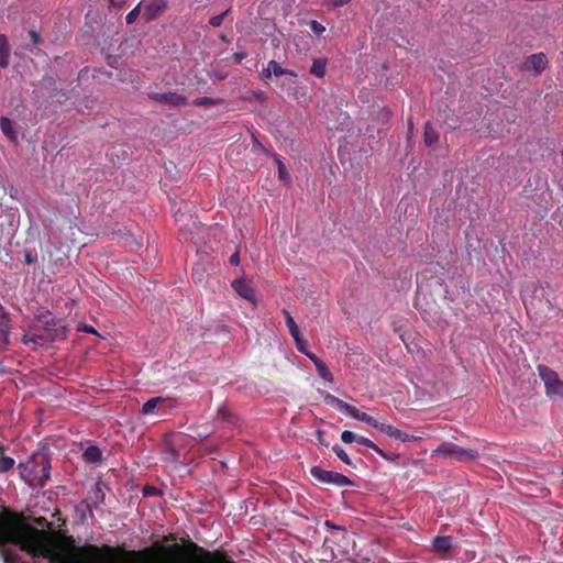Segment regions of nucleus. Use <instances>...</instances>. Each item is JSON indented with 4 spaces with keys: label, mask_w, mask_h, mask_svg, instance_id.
I'll use <instances>...</instances> for the list:
<instances>
[{
    "label": "nucleus",
    "mask_w": 563,
    "mask_h": 563,
    "mask_svg": "<svg viewBox=\"0 0 563 563\" xmlns=\"http://www.w3.org/2000/svg\"><path fill=\"white\" fill-rule=\"evenodd\" d=\"M0 538L3 541L18 545L22 551L34 558L48 559L49 563H117L122 551L110 545L98 547L85 544L77 547L73 536H67L58 543L48 542L46 531L38 530L30 525H0ZM145 548L139 551H129L128 555L135 563H234L221 551H208L196 543L190 547L197 553L196 560H187L181 554L184 550L178 544Z\"/></svg>",
    "instance_id": "nucleus-1"
},
{
    "label": "nucleus",
    "mask_w": 563,
    "mask_h": 563,
    "mask_svg": "<svg viewBox=\"0 0 563 563\" xmlns=\"http://www.w3.org/2000/svg\"><path fill=\"white\" fill-rule=\"evenodd\" d=\"M19 476L30 488L37 489L51 479V456L47 451L37 450L18 464Z\"/></svg>",
    "instance_id": "nucleus-2"
},
{
    "label": "nucleus",
    "mask_w": 563,
    "mask_h": 563,
    "mask_svg": "<svg viewBox=\"0 0 563 563\" xmlns=\"http://www.w3.org/2000/svg\"><path fill=\"white\" fill-rule=\"evenodd\" d=\"M432 456H443L459 462H468L478 457V451L464 449L452 442H444L432 451Z\"/></svg>",
    "instance_id": "nucleus-3"
},
{
    "label": "nucleus",
    "mask_w": 563,
    "mask_h": 563,
    "mask_svg": "<svg viewBox=\"0 0 563 563\" xmlns=\"http://www.w3.org/2000/svg\"><path fill=\"white\" fill-rule=\"evenodd\" d=\"M537 371L544 384L545 394L548 396L559 395L563 397V380L560 379L558 373L542 364L537 366Z\"/></svg>",
    "instance_id": "nucleus-4"
},
{
    "label": "nucleus",
    "mask_w": 563,
    "mask_h": 563,
    "mask_svg": "<svg viewBox=\"0 0 563 563\" xmlns=\"http://www.w3.org/2000/svg\"><path fill=\"white\" fill-rule=\"evenodd\" d=\"M310 474L314 479L323 484L334 485L338 487L354 485L353 481L347 476L338 472L323 470L320 466L311 467Z\"/></svg>",
    "instance_id": "nucleus-5"
},
{
    "label": "nucleus",
    "mask_w": 563,
    "mask_h": 563,
    "mask_svg": "<svg viewBox=\"0 0 563 563\" xmlns=\"http://www.w3.org/2000/svg\"><path fill=\"white\" fill-rule=\"evenodd\" d=\"M104 493L99 484L95 485L89 490L87 497L82 501V505L88 510L90 517H93V510L104 503Z\"/></svg>",
    "instance_id": "nucleus-6"
},
{
    "label": "nucleus",
    "mask_w": 563,
    "mask_h": 563,
    "mask_svg": "<svg viewBox=\"0 0 563 563\" xmlns=\"http://www.w3.org/2000/svg\"><path fill=\"white\" fill-rule=\"evenodd\" d=\"M148 98L162 103L172 104L175 107L178 106H186L187 104V98L183 95H178L176 92H150Z\"/></svg>",
    "instance_id": "nucleus-7"
},
{
    "label": "nucleus",
    "mask_w": 563,
    "mask_h": 563,
    "mask_svg": "<svg viewBox=\"0 0 563 563\" xmlns=\"http://www.w3.org/2000/svg\"><path fill=\"white\" fill-rule=\"evenodd\" d=\"M548 58L544 53L531 54L527 57L523 63V68L527 70H533L536 74H541L548 67Z\"/></svg>",
    "instance_id": "nucleus-8"
},
{
    "label": "nucleus",
    "mask_w": 563,
    "mask_h": 563,
    "mask_svg": "<svg viewBox=\"0 0 563 563\" xmlns=\"http://www.w3.org/2000/svg\"><path fill=\"white\" fill-rule=\"evenodd\" d=\"M167 8V0H153L145 5L144 20L146 22L156 20Z\"/></svg>",
    "instance_id": "nucleus-9"
},
{
    "label": "nucleus",
    "mask_w": 563,
    "mask_h": 563,
    "mask_svg": "<svg viewBox=\"0 0 563 563\" xmlns=\"http://www.w3.org/2000/svg\"><path fill=\"white\" fill-rule=\"evenodd\" d=\"M232 288L244 299L254 302L255 291L251 284L245 279H235L232 282Z\"/></svg>",
    "instance_id": "nucleus-10"
},
{
    "label": "nucleus",
    "mask_w": 563,
    "mask_h": 563,
    "mask_svg": "<svg viewBox=\"0 0 563 563\" xmlns=\"http://www.w3.org/2000/svg\"><path fill=\"white\" fill-rule=\"evenodd\" d=\"M10 319L8 314L0 309V350L9 344Z\"/></svg>",
    "instance_id": "nucleus-11"
},
{
    "label": "nucleus",
    "mask_w": 563,
    "mask_h": 563,
    "mask_svg": "<svg viewBox=\"0 0 563 563\" xmlns=\"http://www.w3.org/2000/svg\"><path fill=\"white\" fill-rule=\"evenodd\" d=\"M10 46L7 35L0 34V68L9 66Z\"/></svg>",
    "instance_id": "nucleus-12"
},
{
    "label": "nucleus",
    "mask_w": 563,
    "mask_h": 563,
    "mask_svg": "<svg viewBox=\"0 0 563 563\" xmlns=\"http://www.w3.org/2000/svg\"><path fill=\"white\" fill-rule=\"evenodd\" d=\"M433 549L440 553H446L452 548V538L449 536L437 537L433 539Z\"/></svg>",
    "instance_id": "nucleus-13"
},
{
    "label": "nucleus",
    "mask_w": 563,
    "mask_h": 563,
    "mask_svg": "<svg viewBox=\"0 0 563 563\" xmlns=\"http://www.w3.org/2000/svg\"><path fill=\"white\" fill-rule=\"evenodd\" d=\"M334 401L336 402V408L340 410V411H343L345 412L346 415H349L351 418L353 419H358L362 411H360L356 407L339 399V398H334Z\"/></svg>",
    "instance_id": "nucleus-14"
},
{
    "label": "nucleus",
    "mask_w": 563,
    "mask_h": 563,
    "mask_svg": "<svg viewBox=\"0 0 563 563\" xmlns=\"http://www.w3.org/2000/svg\"><path fill=\"white\" fill-rule=\"evenodd\" d=\"M217 418L222 422H225L230 426H236L239 423V418L230 411L227 407H220L217 411Z\"/></svg>",
    "instance_id": "nucleus-15"
},
{
    "label": "nucleus",
    "mask_w": 563,
    "mask_h": 563,
    "mask_svg": "<svg viewBox=\"0 0 563 563\" xmlns=\"http://www.w3.org/2000/svg\"><path fill=\"white\" fill-rule=\"evenodd\" d=\"M84 460L88 463H99L102 460V452L101 450L96 445H89L84 451Z\"/></svg>",
    "instance_id": "nucleus-16"
},
{
    "label": "nucleus",
    "mask_w": 563,
    "mask_h": 563,
    "mask_svg": "<svg viewBox=\"0 0 563 563\" xmlns=\"http://www.w3.org/2000/svg\"><path fill=\"white\" fill-rule=\"evenodd\" d=\"M0 129L9 140L16 141V134L13 129V123L10 119L2 117L0 119Z\"/></svg>",
    "instance_id": "nucleus-17"
},
{
    "label": "nucleus",
    "mask_w": 563,
    "mask_h": 563,
    "mask_svg": "<svg viewBox=\"0 0 563 563\" xmlns=\"http://www.w3.org/2000/svg\"><path fill=\"white\" fill-rule=\"evenodd\" d=\"M327 60L323 58L313 59L310 67V74L318 78H323L325 75Z\"/></svg>",
    "instance_id": "nucleus-18"
},
{
    "label": "nucleus",
    "mask_w": 563,
    "mask_h": 563,
    "mask_svg": "<svg viewBox=\"0 0 563 563\" xmlns=\"http://www.w3.org/2000/svg\"><path fill=\"white\" fill-rule=\"evenodd\" d=\"M269 70H272L273 75L276 77L283 76V75H289L291 77H297V74L287 68H283L276 60H269Z\"/></svg>",
    "instance_id": "nucleus-19"
},
{
    "label": "nucleus",
    "mask_w": 563,
    "mask_h": 563,
    "mask_svg": "<svg viewBox=\"0 0 563 563\" xmlns=\"http://www.w3.org/2000/svg\"><path fill=\"white\" fill-rule=\"evenodd\" d=\"M164 402V398L163 397H153L151 399H148L147 401H145L143 404V407H142V413L143 415H151V413H154L155 411V408L163 404Z\"/></svg>",
    "instance_id": "nucleus-20"
},
{
    "label": "nucleus",
    "mask_w": 563,
    "mask_h": 563,
    "mask_svg": "<svg viewBox=\"0 0 563 563\" xmlns=\"http://www.w3.org/2000/svg\"><path fill=\"white\" fill-rule=\"evenodd\" d=\"M283 314L285 317V323H286V327L288 328L290 335L292 338H296V335L300 334V331H299V328H298L296 321L294 320L291 314L286 309L283 310Z\"/></svg>",
    "instance_id": "nucleus-21"
},
{
    "label": "nucleus",
    "mask_w": 563,
    "mask_h": 563,
    "mask_svg": "<svg viewBox=\"0 0 563 563\" xmlns=\"http://www.w3.org/2000/svg\"><path fill=\"white\" fill-rule=\"evenodd\" d=\"M439 140V135L437 131L431 126L430 123H427L424 126V143L427 146L434 145Z\"/></svg>",
    "instance_id": "nucleus-22"
},
{
    "label": "nucleus",
    "mask_w": 563,
    "mask_h": 563,
    "mask_svg": "<svg viewBox=\"0 0 563 563\" xmlns=\"http://www.w3.org/2000/svg\"><path fill=\"white\" fill-rule=\"evenodd\" d=\"M15 461L13 457L0 453V474L9 473L13 470Z\"/></svg>",
    "instance_id": "nucleus-23"
},
{
    "label": "nucleus",
    "mask_w": 563,
    "mask_h": 563,
    "mask_svg": "<svg viewBox=\"0 0 563 563\" xmlns=\"http://www.w3.org/2000/svg\"><path fill=\"white\" fill-rule=\"evenodd\" d=\"M377 430L390 438H394V439H396L397 437H400V430L391 424L379 422Z\"/></svg>",
    "instance_id": "nucleus-24"
},
{
    "label": "nucleus",
    "mask_w": 563,
    "mask_h": 563,
    "mask_svg": "<svg viewBox=\"0 0 563 563\" xmlns=\"http://www.w3.org/2000/svg\"><path fill=\"white\" fill-rule=\"evenodd\" d=\"M356 443L361 444V445H365V446L374 450L380 456L386 457L385 452L383 450H380L372 440H369V439H367L365 437L357 435Z\"/></svg>",
    "instance_id": "nucleus-25"
},
{
    "label": "nucleus",
    "mask_w": 563,
    "mask_h": 563,
    "mask_svg": "<svg viewBox=\"0 0 563 563\" xmlns=\"http://www.w3.org/2000/svg\"><path fill=\"white\" fill-rule=\"evenodd\" d=\"M316 369L322 379L329 383L333 382V375L330 372L329 367L324 364V362H322L321 364L317 363Z\"/></svg>",
    "instance_id": "nucleus-26"
},
{
    "label": "nucleus",
    "mask_w": 563,
    "mask_h": 563,
    "mask_svg": "<svg viewBox=\"0 0 563 563\" xmlns=\"http://www.w3.org/2000/svg\"><path fill=\"white\" fill-rule=\"evenodd\" d=\"M220 102V99H213L210 97H199L194 100V104L197 107H211Z\"/></svg>",
    "instance_id": "nucleus-27"
},
{
    "label": "nucleus",
    "mask_w": 563,
    "mask_h": 563,
    "mask_svg": "<svg viewBox=\"0 0 563 563\" xmlns=\"http://www.w3.org/2000/svg\"><path fill=\"white\" fill-rule=\"evenodd\" d=\"M292 339H294V341H295V344H296L297 350H298L300 353H302V354H305V355H306V354L309 352V350H308V342H307V340H305V339L302 338L301 333H300V334H298V335H296V338H292Z\"/></svg>",
    "instance_id": "nucleus-28"
},
{
    "label": "nucleus",
    "mask_w": 563,
    "mask_h": 563,
    "mask_svg": "<svg viewBox=\"0 0 563 563\" xmlns=\"http://www.w3.org/2000/svg\"><path fill=\"white\" fill-rule=\"evenodd\" d=\"M332 451L335 453V455L345 464L351 465L352 462L347 455V453L338 444L332 446Z\"/></svg>",
    "instance_id": "nucleus-29"
},
{
    "label": "nucleus",
    "mask_w": 563,
    "mask_h": 563,
    "mask_svg": "<svg viewBox=\"0 0 563 563\" xmlns=\"http://www.w3.org/2000/svg\"><path fill=\"white\" fill-rule=\"evenodd\" d=\"M141 12V3H139L134 9H132L125 16V21L128 24H132L136 21L137 16Z\"/></svg>",
    "instance_id": "nucleus-30"
},
{
    "label": "nucleus",
    "mask_w": 563,
    "mask_h": 563,
    "mask_svg": "<svg viewBox=\"0 0 563 563\" xmlns=\"http://www.w3.org/2000/svg\"><path fill=\"white\" fill-rule=\"evenodd\" d=\"M357 420H360L362 422H365V423L372 426L375 429H377L378 423H379L376 419H374L372 416H369L366 412H361V415H360Z\"/></svg>",
    "instance_id": "nucleus-31"
},
{
    "label": "nucleus",
    "mask_w": 563,
    "mask_h": 563,
    "mask_svg": "<svg viewBox=\"0 0 563 563\" xmlns=\"http://www.w3.org/2000/svg\"><path fill=\"white\" fill-rule=\"evenodd\" d=\"M341 440H342V442H344L346 444L352 443V442H356L357 434H355L352 431L345 430V431H343L341 433Z\"/></svg>",
    "instance_id": "nucleus-32"
},
{
    "label": "nucleus",
    "mask_w": 563,
    "mask_h": 563,
    "mask_svg": "<svg viewBox=\"0 0 563 563\" xmlns=\"http://www.w3.org/2000/svg\"><path fill=\"white\" fill-rule=\"evenodd\" d=\"M277 165H278V174L280 180H287L289 179V175L287 173L286 166L283 164V162L279 158H275Z\"/></svg>",
    "instance_id": "nucleus-33"
},
{
    "label": "nucleus",
    "mask_w": 563,
    "mask_h": 563,
    "mask_svg": "<svg viewBox=\"0 0 563 563\" xmlns=\"http://www.w3.org/2000/svg\"><path fill=\"white\" fill-rule=\"evenodd\" d=\"M24 262L27 265L34 264L37 261V254L34 251L24 250Z\"/></svg>",
    "instance_id": "nucleus-34"
},
{
    "label": "nucleus",
    "mask_w": 563,
    "mask_h": 563,
    "mask_svg": "<svg viewBox=\"0 0 563 563\" xmlns=\"http://www.w3.org/2000/svg\"><path fill=\"white\" fill-rule=\"evenodd\" d=\"M229 12V10H225L224 12H222L221 14L219 15H214L212 16L210 20H209V24L213 27H218L222 24L223 22V19L224 16L227 15V13Z\"/></svg>",
    "instance_id": "nucleus-35"
},
{
    "label": "nucleus",
    "mask_w": 563,
    "mask_h": 563,
    "mask_svg": "<svg viewBox=\"0 0 563 563\" xmlns=\"http://www.w3.org/2000/svg\"><path fill=\"white\" fill-rule=\"evenodd\" d=\"M309 25L311 31L318 35H321L325 31V27L316 20L310 21Z\"/></svg>",
    "instance_id": "nucleus-36"
},
{
    "label": "nucleus",
    "mask_w": 563,
    "mask_h": 563,
    "mask_svg": "<svg viewBox=\"0 0 563 563\" xmlns=\"http://www.w3.org/2000/svg\"><path fill=\"white\" fill-rule=\"evenodd\" d=\"M192 278L196 283H202L205 279V273L200 267L192 268Z\"/></svg>",
    "instance_id": "nucleus-37"
},
{
    "label": "nucleus",
    "mask_w": 563,
    "mask_h": 563,
    "mask_svg": "<svg viewBox=\"0 0 563 563\" xmlns=\"http://www.w3.org/2000/svg\"><path fill=\"white\" fill-rule=\"evenodd\" d=\"M325 4L331 8H339L347 4L351 0H324Z\"/></svg>",
    "instance_id": "nucleus-38"
},
{
    "label": "nucleus",
    "mask_w": 563,
    "mask_h": 563,
    "mask_svg": "<svg viewBox=\"0 0 563 563\" xmlns=\"http://www.w3.org/2000/svg\"><path fill=\"white\" fill-rule=\"evenodd\" d=\"M29 35H30L31 41H32V43H33L34 45H38V44H41L42 38H41V35H40L36 31H34V30H30V31H29Z\"/></svg>",
    "instance_id": "nucleus-39"
},
{
    "label": "nucleus",
    "mask_w": 563,
    "mask_h": 563,
    "mask_svg": "<svg viewBox=\"0 0 563 563\" xmlns=\"http://www.w3.org/2000/svg\"><path fill=\"white\" fill-rule=\"evenodd\" d=\"M418 438L417 437H413V435H409L402 431H400V437H397L396 440H399L401 442H407V441H416Z\"/></svg>",
    "instance_id": "nucleus-40"
},
{
    "label": "nucleus",
    "mask_w": 563,
    "mask_h": 563,
    "mask_svg": "<svg viewBox=\"0 0 563 563\" xmlns=\"http://www.w3.org/2000/svg\"><path fill=\"white\" fill-rule=\"evenodd\" d=\"M273 76V73L272 70H269V63L267 64V67L264 68L262 71H261V78L263 80H267L269 79L271 77Z\"/></svg>",
    "instance_id": "nucleus-41"
},
{
    "label": "nucleus",
    "mask_w": 563,
    "mask_h": 563,
    "mask_svg": "<svg viewBox=\"0 0 563 563\" xmlns=\"http://www.w3.org/2000/svg\"><path fill=\"white\" fill-rule=\"evenodd\" d=\"M306 356H307L310 361H312V362H313L314 366H317V363H318V364H319V363L321 364V363L323 362V361H322V360H320L316 354H313V353H311V352H308V353L306 354Z\"/></svg>",
    "instance_id": "nucleus-42"
},
{
    "label": "nucleus",
    "mask_w": 563,
    "mask_h": 563,
    "mask_svg": "<svg viewBox=\"0 0 563 563\" xmlns=\"http://www.w3.org/2000/svg\"><path fill=\"white\" fill-rule=\"evenodd\" d=\"M230 263L232 265H239L240 263V254L238 251H235L229 258Z\"/></svg>",
    "instance_id": "nucleus-43"
},
{
    "label": "nucleus",
    "mask_w": 563,
    "mask_h": 563,
    "mask_svg": "<svg viewBox=\"0 0 563 563\" xmlns=\"http://www.w3.org/2000/svg\"><path fill=\"white\" fill-rule=\"evenodd\" d=\"M246 57V54L243 52H238L233 54V59L236 63H241Z\"/></svg>",
    "instance_id": "nucleus-44"
},
{
    "label": "nucleus",
    "mask_w": 563,
    "mask_h": 563,
    "mask_svg": "<svg viewBox=\"0 0 563 563\" xmlns=\"http://www.w3.org/2000/svg\"><path fill=\"white\" fill-rule=\"evenodd\" d=\"M317 438L320 444L328 446V443L323 440V432L321 430L317 431Z\"/></svg>",
    "instance_id": "nucleus-45"
},
{
    "label": "nucleus",
    "mask_w": 563,
    "mask_h": 563,
    "mask_svg": "<svg viewBox=\"0 0 563 563\" xmlns=\"http://www.w3.org/2000/svg\"><path fill=\"white\" fill-rule=\"evenodd\" d=\"M110 4L115 8H122L124 4L123 0H109Z\"/></svg>",
    "instance_id": "nucleus-46"
},
{
    "label": "nucleus",
    "mask_w": 563,
    "mask_h": 563,
    "mask_svg": "<svg viewBox=\"0 0 563 563\" xmlns=\"http://www.w3.org/2000/svg\"><path fill=\"white\" fill-rule=\"evenodd\" d=\"M432 279H433L434 284H437V285H439L440 287H443V288H444V292H445V294L448 292V289H446V287H445V285H444L443 279H441V278H432Z\"/></svg>",
    "instance_id": "nucleus-47"
},
{
    "label": "nucleus",
    "mask_w": 563,
    "mask_h": 563,
    "mask_svg": "<svg viewBox=\"0 0 563 563\" xmlns=\"http://www.w3.org/2000/svg\"><path fill=\"white\" fill-rule=\"evenodd\" d=\"M80 330H82V331H85L87 333H96L95 328L91 327V325H87V324H85L82 328H80Z\"/></svg>",
    "instance_id": "nucleus-48"
},
{
    "label": "nucleus",
    "mask_w": 563,
    "mask_h": 563,
    "mask_svg": "<svg viewBox=\"0 0 563 563\" xmlns=\"http://www.w3.org/2000/svg\"><path fill=\"white\" fill-rule=\"evenodd\" d=\"M200 440L207 439L209 437L208 433H198Z\"/></svg>",
    "instance_id": "nucleus-49"
},
{
    "label": "nucleus",
    "mask_w": 563,
    "mask_h": 563,
    "mask_svg": "<svg viewBox=\"0 0 563 563\" xmlns=\"http://www.w3.org/2000/svg\"><path fill=\"white\" fill-rule=\"evenodd\" d=\"M170 454H172L173 456H176V451H175V449H174V448H170Z\"/></svg>",
    "instance_id": "nucleus-50"
},
{
    "label": "nucleus",
    "mask_w": 563,
    "mask_h": 563,
    "mask_svg": "<svg viewBox=\"0 0 563 563\" xmlns=\"http://www.w3.org/2000/svg\"><path fill=\"white\" fill-rule=\"evenodd\" d=\"M325 525L331 527V528H336L335 526L331 525L330 521H327Z\"/></svg>",
    "instance_id": "nucleus-51"
},
{
    "label": "nucleus",
    "mask_w": 563,
    "mask_h": 563,
    "mask_svg": "<svg viewBox=\"0 0 563 563\" xmlns=\"http://www.w3.org/2000/svg\"><path fill=\"white\" fill-rule=\"evenodd\" d=\"M166 540H167V541H168V540H175V537L169 536V537H167V538H166Z\"/></svg>",
    "instance_id": "nucleus-52"
}]
</instances>
